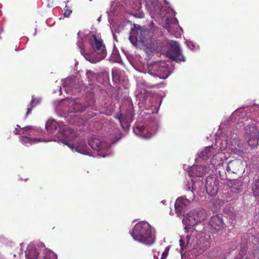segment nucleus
<instances>
[{"mask_svg": "<svg viewBox=\"0 0 259 259\" xmlns=\"http://www.w3.org/2000/svg\"><path fill=\"white\" fill-rule=\"evenodd\" d=\"M225 154L224 153L219 152L215 153L210 160L211 164L214 168L225 164L224 158Z\"/></svg>", "mask_w": 259, "mask_h": 259, "instance_id": "nucleus-14", "label": "nucleus"}, {"mask_svg": "<svg viewBox=\"0 0 259 259\" xmlns=\"http://www.w3.org/2000/svg\"><path fill=\"white\" fill-rule=\"evenodd\" d=\"M90 146L94 150L100 151L104 148L102 141L97 138H92L88 142Z\"/></svg>", "mask_w": 259, "mask_h": 259, "instance_id": "nucleus-16", "label": "nucleus"}, {"mask_svg": "<svg viewBox=\"0 0 259 259\" xmlns=\"http://www.w3.org/2000/svg\"><path fill=\"white\" fill-rule=\"evenodd\" d=\"M215 153V149L212 146H209L206 147L205 149L201 152L200 156L204 160H206L210 157L213 156Z\"/></svg>", "mask_w": 259, "mask_h": 259, "instance_id": "nucleus-18", "label": "nucleus"}, {"mask_svg": "<svg viewBox=\"0 0 259 259\" xmlns=\"http://www.w3.org/2000/svg\"><path fill=\"white\" fill-rule=\"evenodd\" d=\"M206 192L210 196H215L219 190L218 182L214 178H207L205 182Z\"/></svg>", "mask_w": 259, "mask_h": 259, "instance_id": "nucleus-10", "label": "nucleus"}, {"mask_svg": "<svg viewBox=\"0 0 259 259\" xmlns=\"http://www.w3.org/2000/svg\"><path fill=\"white\" fill-rule=\"evenodd\" d=\"M242 190V183L240 181H236L234 182L232 190L235 193H238Z\"/></svg>", "mask_w": 259, "mask_h": 259, "instance_id": "nucleus-24", "label": "nucleus"}, {"mask_svg": "<svg viewBox=\"0 0 259 259\" xmlns=\"http://www.w3.org/2000/svg\"><path fill=\"white\" fill-rule=\"evenodd\" d=\"M131 235L135 240L146 245H151L154 242L152 229L146 222L137 223L131 232Z\"/></svg>", "mask_w": 259, "mask_h": 259, "instance_id": "nucleus-2", "label": "nucleus"}, {"mask_svg": "<svg viewBox=\"0 0 259 259\" xmlns=\"http://www.w3.org/2000/svg\"><path fill=\"white\" fill-rule=\"evenodd\" d=\"M206 212L202 208H198L190 211L187 214L185 221H188V224L193 226L206 219Z\"/></svg>", "mask_w": 259, "mask_h": 259, "instance_id": "nucleus-4", "label": "nucleus"}, {"mask_svg": "<svg viewBox=\"0 0 259 259\" xmlns=\"http://www.w3.org/2000/svg\"><path fill=\"white\" fill-rule=\"evenodd\" d=\"M164 87V84L163 82L158 83L154 85H149L147 86V88L151 89H159L162 88Z\"/></svg>", "mask_w": 259, "mask_h": 259, "instance_id": "nucleus-26", "label": "nucleus"}, {"mask_svg": "<svg viewBox=\"0 0 259 259\" xmlns=\"http://www.w3.org/2000/svg\"><path fill=\"white\" fill-rule=\"evenodd\" d=\"M150 25L151 26H153L154 25V23L152 22L151 23H150Z\"/></svg>", "mask_w": 259, "mask_h": 259, "instance_id": "nucleus-42", "label": "nucleus"}, {"mask_svg": "<svg viewBox=\"0 0 259 259\" xmlns=\"http://www.w3.org/2000/svg\"><path fill=\"white\" fill-rule=\"evenodd\" d=\"M112 75L113 80L115 81H117L119 79V75L118 74V72L116 70H112Z\"/></svg>", "mask_w": 259, "mask_h": 259, "instance_id": "nucleus-27", "label": "nucleus"}, {"mask_svg": "<svg viewBox=\"0 0 259 259\" xmlns=\"http://www.w3.org/2000/svg\"><path fill=\"white\" fill-rule=\"evenodd\" d=\"M38 102L39 101L36 99L32 97L31 102L30 103V104L29 105V107L27 109V112L25 114V118H26L29 115V114L31 113L32 108L35 106V105H34L33 104L35 103H38Z\"/></svg>", "mask_w": 259, "mask_h": 259, "instance_id": "nucleus-23", "label": "nucleus"}, {"mask_svg": "<svg viewBox=\"0 0 259 259\" xmlns=\"http://www.w3.org/2000/svg\"><path fill=\"white\" fill-rule=\"evenodd\" d=\"M140 40L142 42H144V39L142 38H140Z\"/></svg>", "mask_w": 259, "mask_h": 259, "instance_id": "nucleus-39", "label": "nucleus"}, {"mask_svg": "<svg viewBox=\"0 0 259 259\" xmlns=\"http://www.w3.org/2000/svg\"><path fill=\"white\" fill-rule=\"evenodd\" d=\"M215 168L221 180H231L230 174L228 173L227 165L225 166V164H224Z\"/></svg>", "mask_w": 259, "mask_h": 259, "instance_id": "nucleus-15", "label": "nucleus"}, {"mask_svg": "<svg viewBox=\"0 0 259 259\" xmlns=\"http://www.w3.org/2000/svg\"><path fill=\"white\" fill-rule=\"evenodd\" d=\"M185 242L183 240L180 239V245L182 247V246L184 245Z\"/></svg>", "mask_w": 259, "mask_h": 259, "instance_id": "nucleus-37", "label": "nucleus"}, {"mask_svg": "<svg viewBox=\"0 0 259 259\" xmlns=\"http://www.w3.org/2000/svg\"><path fill=\"white\" fill-rule=\"evenodd\" d=\"M245 259H248L247 257H246Z\"/></svg>", "mask_w": 259, "mask_h": 259, "instance_id": "nucleus-44", "label": "nucleus"}, {"mask_svg": "<svg viewBox=\"0 0 259 259\" xmlns=\"http://www.w3.org/2000/svg\"><path fill=\"white\" fill-rule=\"evenodd\" d=\"M85 110V108L84 107L82 108L81 109L79 110V111L80 112H83Z\"/></svg>", "mask_w": 259, "mask_h": 259, "instance_id": "nucleus-38", "label": "nucleus"}, {"mask_svg": "<svg viewBox=\"0 0 259 259\" xmlns=\"http://www.w3.org/2000/svg\"><path fill=\"white\" fill-rule=\"evenodd\" d=\"M166 54L168 57L177 62L185 61V58L182 55L179 45L177 41H172L170 43L169 50Z\"/></svg>", "mask_w": 259, "mask_h": 259, "instance_id": "nucleus-5", "label": "nucleus"}, {"mask_svg": "<svg viewBox=\"0 0 259 259\" xmlns=\"http://www.w3.org/2000/svg\"><path fill=\"white\" fill-rule=\"evenodd\" d=\"M246 250H242L239 257H236L234 259H242L245 254Z\"/></svg>", "mask_w": 259, "mask_h": 259, "instance_id": "nucleus-33", "label": "nucleus"}, {"mask_svg": "<svg viewBox=\"0 0 259 259\" xmlns=\"http://www.w3.org/2000/svg\"><path fill=\"white\" fill-rule=\"evenodd\" d=\"M209 224L213 229V233H216L223 229L225 226L222 217L219 215H213L209 221Z\"/></svg>", "mask_w": 259, "mask_h": 259, "instance_id": "nucleus-13", "label": "nucleus"}, {"mask_svg": "<svg viewBox=\"0 0 259 259\" xmlns=\"http://www.w3.org/2000/svg\"><path fill=\"white\" fill-rule=\"evenodd\" d=\"M93 42L92 47L94 51L99 55L100 60L105 58L107 55L106 47L102 39L95 34L93 35Z\"/></svg>", "mask_w": 259, "mask_h": 259, "instance_id": "nucleus-7", "label": "nucleus"}, {"mask_svg": "<svg viewBox=\"0 0 259 259\" xmlns=\"http://www.w3.org/2000/svg\"><path fill=\"white\" fill-rule=\"evenodd\" d=\"M86 75L88 77V78L90 80H92L94 77H95L96 76V74L95 73V72H94L93 71H91V70H89L86 73Z\"/></svg>", "mask_w": 259, "mask_h": 259, "instance_id": "nucleus-29", "label": "nucleus"}, {"mask_svg": "<svg viewBox=\"0 0 259 259\" xmlns=\"http://www.w3.org/2000/svg\"><path fill=\"white\" fill-rule=\"evenodd\" d=\"M190 201L184 197L178 198L175 204L176 212L178 215L184 213L187 209V207L190 204Z\"/></svg>", "mask_w": 259, "mask_h": 259, "instance_id": "nucleus-12", "label": "nucleus"}, {"mask_svg": "<svg viewBox=\"0 0 259 259\" xmlns=\"http://www.w3.org/2000/svg\"><path fill=\"white\" fill-rule=\"evenodd\" d=\"M190 177H202L205 174L204 168L201 166L194 165L188 172Z\"/></svg>", "mask_w": 259, "mask_h": 259, "instance_id": "nucleus-17", "label": "nucleus"}, {"mask_svg": "<svg viewBox=\"0 0 259 259\" xmlns=\"http://www.w3.org/2000/svg\"><path fill=\"white\" fill-rule=\"evenodd\" d=\"M169 250V247L167 246L165 248L164 251L163 252V253L161 254V257L160 259H166L167 257L168 252Z\"/></svg>", "mask_w": 259, "mask_h": 259, "instance_id": "nucleus-30", "label": "nucleus"}, {"mask_svg": "<svg viewBox=\"0 0 259 259\" xmlns=\"http://www.w3.org/2000/svg\"><path fill=\"white\" fill-rule=\"evenodd\" d=\"M186 44L187 46L191 50L194 49V48H195L194 44L192 41H187Z\"/></svg>", "mask_w": 259, "mask_h": 259, "instance_id": "nucleus-31", "label": "nucleus"}, {"mask_svg": "<svg viewBox=\"0 0 259 259\" xmlns=\"http://www.w3.org/2000/svg\"><path fill=\"white\" fill-rule=\"evenodd\" d=\"M67 80H66L65 81V82L63 84V87L66 90H67V91H68L69 89H68V87H67L66 83H67Z\"/></svg>", "mask_w": 259, "mask_h": 259, "instance_id": "nucleus-36", "label": "nucleus"}, {"mask_svg": "<svg viewBox=\"0 0 259 259\" xmlns=\"http://www.w3.org/2000/svg\"><path fill=\"white\" fill-rule=\"evenodd\" d=\"M14 131H15V132H19V130H18V129L16 128Z\"/></svg>", "mask_w": 259, "mask_h": 259, "instance_id": "nucleus-40", "label": "nucleus"}, {"mask_svg": "<svg viewBox=\"0 0 259 259\" xmlns=\"http://www.w3.org/2000/svg\"><path fill=\"white\" fill-rule=\"evenodd\" d=\"M150 74L159 77L161 79L166 78L169 75L167 64L164 62H156L149 69Z\"/></svg>", "mask_w": 259, "mask_h": 259, "instance_id": "nucleus-3", "label": "nucleus"}, {"mask_svg": "<svg viewBox=\"0 0 259 259\" xmlns=\"http://www.w3.org/2000/svg\"><path fill=\"white\" fill-rule=\"evenodd\" d=\"M254 256L259 259V247H257L256 249L254 251Z\"/></svg>", "mask_w": 259, "mask_h": 259, "instance_id": "nucleus-32", "label": "nucleus"}, {"mask_svg": "<svg viewBox=\"0 0 259 259\" xmlns=\"http://www.w3.org/2000/svg\"><path fill=\"white\" fill-rule=\"evenodd\" d=\"M161 202H162L163 204H165V203L166 202V201H165V200H163V201H161Z\"/></svg>", "mask_w": 259, "mask_h": 259, "instance_id": "nucleus-41", "label": "nucleus"}, {"mask_svg": "<svg viewBox=\"0 0 259 259\" xmlns=\"http://www.w3.org/2000/svg\"><path fill=\"white\" fill-rule=\"evenodd\" d=\"M20 142L25 146L32 144L33 143H37L40 142V140L37 138H31L26 136H22L20 137Z\"/></svg>", "mask_w": 259, "mask_h": 259, "instance_id": "nucleus-19", "label": "nucleus"}, {"mask_svg": "<svg viewBox=\"0 0 259 259\" xmlns=\"http://www.w3.org/2000/svg\"><path fill=\"white\" fill-rule=\"evenodd\" d=\"M46 127L48 131L52 132L57 128V122L55 120L48 121L46 123Z\"/></svg>", "mask_w": 259, "mask_h": 259, "instance_id": "nucleus-21", "label": "nucleus"}, {"mask_svg": "<svg viewBox=\"0 0 259 259\" xmlns=\"http://www.w3.org/2000/svg\"><path fill=\"white\" fill-rule=\"evenodd\" d=\"M72 13V10H70L67 6H66L64 9V12L63 15L65 17H69Z\"/></svg>", "mask_w": 259, "mask_h": 259, "instance_id": "nucleus-28", "label": "nucleus"}, {"mask_svg": "<svg viewBox=\"0 0 259 259\" xmlns=\"http://www.w3.org/2000/svg\"><path fill=\"white\" fill-rule=\"evenodd\" d=\"M17 127H20V126L19 125H17Z\"/></svg>", "mask_w": 259, "mask_h": 259, "instance_id": "nucleus-43", "label": "nucleus"}, {"mask_svg": "<svg viewBox=\"0 0 259 259\" xmlns=\"http://www.w3.org/2000/svg\"><path fill=\"white\" fill-rule=\"evenodd\" d=\"M114 118L119 120L120 125L124 131H126L130 128L131 122L133 121L132 115L130 113L123 115L119 112L116 114Z\"/></svg>", "mask_w": 259, "mask_h": 259, "instance_id": "nucleus-11", "label": "nucleus"}, {"mask_svg": "<svg viewBox=\"0 0 259 259\" xmlns=\"http://www.w3.org/2000/svg\"><path fill=\"white\" fill-rule=\"evenodd\" d=\"M228 173L230 174H240L244 171L243 162L240 159H234L231 160L227 164Z\"/></svg>", "mask_w": 259, "mask_h": 259, "instance_id": "nucleus-9", "label": "nucleus"}, {"mask_svg": "<svg viewBox=\"0 0 259 259\" xmlns=\"http://www.w3.org/2000/svg\"><path fill=\"white\" fill-rule=\"evenodd\" d=\"M57 136L59 138H60V141L64 145H67L71 149H74L76 152L84 155L90 154L87 145L82 139H78L75 144L68 143V142L74 140L77 137L76 133L71 128L64 127L57 134Z\"/></svg>", "mask_w": 259, "mask_h": 259, "instance_id": "nucleus-1", "label": "nucleus"}, {"mask_svg": "<svg viewBox=\"0 0 259 259\" xmlns=\"http://www.w3.org/2000/svg\"><path fill=\"white\" fill-rule=\"evenodd\" d=\"M53 4H54L53 0H48V6L49 7H53Z\"/></svg>", "mask_w": 259, "mask_h": 259, "instance_id": "nucleus-35", "label": "nucleus"}, {"mask_svg": "<svg viewBox=\"0 0 259 259\" xmlns=\"http://www.w3.org/2000/svg\"><path fill=\"white\" fill-rule=\"evenodd\" d=\"M25 253L26 259H50V252L44 251L42 255H38L39 253L33 244L28 245Z\"/></svg>", "mask_w": 259, "mask_h": 259, "instance_id": "nucleus-8", "label": "nucleus"}, {"mask_svg": "<svg viewBox=\"0 0 259 259\" xmlns=\"http://www.w3.org/2000/svg\"><path fill=\"white\" fill-rule=\"evenodd\" d=\"M246 136L248 145L251 147H255L259 141V132L254 124L247 126L246 128Z\"/></svg>", "mask_w": 259, "mask_h": 259, "instance_id": "nucleus-6", "label": "nucleus"}, {"mask_svg": "<svg viewBox=\"0 0 259 259\" xmlns=\"http://www.w3.org/2000/svg\"><path fill=\"white\" fill-rule=\"evenodd\" d=\"M31 129V126H26L24 128H21L19 132H15V131H14V133L15 135H25L27 131H30Z\"/></svg>", "mask_w": 259, "mask_h": 259, "instance_id": "nucleus-25", "label": "nucleus"}, {"mask_svg": "<svg viewBox=\"0 0 259 259\" xmlns=\"http://www.w3.org/2000/svg\"><path fill=\"white\" fill-rule=\"evenodd\" d=\"M252 191L254 196L259 197V178L254 181L252 185Z\"/></svg>", "mask_w": 259, "mask_h": 259, "instance_id": "nucleus-20", "label": "nucleus"}, {"mask_svg": "<svg viewBox=\"0 0 259 259\" xmlns=\"http://www.w3.org/2000/svg\"><path fill=\"white\" fill-rule=\"evenodd\" d=\"M145 130V127L144 126H137L136 128L134 129V131L135 134L138 135L139 136L142 137L143 138H148L147 137H146L144 135Z\"/></svg>", "mask_w": 259, "mask_h": 259, "instance_id": "nucleus-22", "label": "nucleus"}, {"mask_svg": "<svg viewBox=\"0 0 259 259\" xmlns=\"http://www.w3.org/2000/svg\"><path fill=\"white\" fill-rule=\"evenodd\" d=\"M210 245V242L209 240H207L206 242V244L204 247V249L206 250Z\"/></svg>", "mask_w": 259, "mask_h": 259, "instance_id": "nucleus-34", "label": "nucleus"}]
</instances>
